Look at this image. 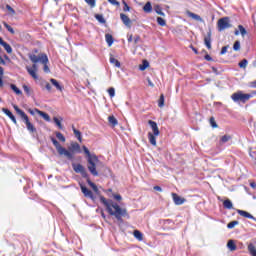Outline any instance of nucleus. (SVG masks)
<instances>
[{"label":"nucleus","mask_w":256,"mask_h":256,"mask_svg":"<svg viewBox=\"0 0 256 256\" xmlns=\"http://www.w3.org/2000/svg\"><path fill=\"white\" fill-rule=\"evenodd\" d=\"M100 201L106 207V211L109 215H112L118 221H121V217H125V215H127V209L121 208V206L113 202V200H107L105 197L101 196Z\"/></svg>","instance_id":"f257e3e1"},{"label":"nucleus","mask_w":256,"mask_h":256,"mask_svg":"<svg viewBox=\"0 0 256 256\" xmlns=\"http://www.w3.org/2000/svg\"><path fill=\"white\" fill-rule=\"evenodd\" d=\"M83 151L86 154L87 157V167L88 171H90L91 175L94 177L99 176V171H97L98 165H101V161H99V158L95 154H91L87 146H83Z\"/></svg>","instance_id":"f03ea898"},{"label":"nucleus","mask_w":256,"mask_h":256,"mask_svg":"<svg viewBox=\"0 0 256 256\" xmlns=\"http://www.w3.org/2000/svg\"><path fill=\"white\" fill-rule=\"evenodd\" d=\"M148 125H150L152 130V132H148V141L153 145V147H157V137L161 134L159 126H157V122L153 120H149Z\"/></svg>","instance_id":"7ed1b4c3"},{"label":"nucleus","mask_w":256,"mask_h":256,"mask_svg":"<svg viewBox=\"0 0 256 256\" xmlns=\"http://www.w3.org/2000/svg\"><path fill=\"white\" fill-rule=\"evenodd\" d=\"M51 141L59 155L61 156L64 155V157H67V159H70V160L73 159V154L69 152L67 149H65L63 146H61V144L59 143V141H57V139L51 138Z\"/></svg>","instance_id":"20e7f679"},{"label":"nucleus","mask_w":256,"mask_h":256,"mask_svg":"<svg viewBox=\"0 0 256 256\" xmlns=\"http://www.w3.org/2000/svg\"><path fill=\"white\" fill-rule=\"evenodd\" d=\"M28 57L30 59V61H32V63H49V58L47 57V54L45 53H39V54H34V53H30L28 54Z\"/></svg>","instance_id":"39448f33"},{"label":"nucleus","mask_w":256,"mask_h":256,"mask_svg":"<svg viewBox=\"0 0 256 256\" xmlns=\"http://www.w3.org/2000/svg\"><path fill=\"white\" fill-rule=\"evenodd\" d=\"M231 99H232V101H234V103H238V101H241V103H247V101H249V99H251V95L243 94V92L238 91L231 95Z\"/></svg>","instance_id":"423d86ee"},{"label":"nucleus","mask_w":256,"mask_h":256,"mask_svg":"<svg viewBox=\"0 0 256 256\" xmlns=\"http://www.w3.org/2000/svg\"><path fill=\"white\" fill-rule=\"evenodd\" d=\"M218 31H225V29H230L231 22L229 21V17H223L218 20L217 23Z\"/></svg>","instance_id":"0eeeda50"},{"label":"nucleus","mask_w":256,"mask_h":256,"mask_svg":"<svg viewBox=\"0 0 256 256\" xmlns=\"http://www.w3.org/2000/svg\"><path fill=\"white\" fill-rule=\"evenodd\" d=\"M23 123L26 125V129L29 131V133H37V128L29 121V116H24L22 118Z\"/></svg>","instance_id":"6e6552de"},{"label":"nucleus","mask_w":256,"mask_h":256,"mask_svg":"<svg viewBox=\"0 0 256 256\" xmlns=\"http://www.w3.org/2000/svg\"><path fill=\"white\" fill-rule=\"evenodd\" d=\"M38 70L39 69L37 67V64H33L32 67H29V66L26 67V71H28L31 78L35 80L39 79V76L37 75Z\"/></svg>","instance_id":"1a4fd4ad"},{"label":"nucleus","mask_w":256,"mask_h":256,"mask_svg":"<svg viewBox=\"0 0 256 256\" xmlns=\"http://www.w3.org/2000/svg\"><path fill=\"white\" fill-rule=\"evenodd\" d=\"M68 151L72 154L73 159V155H75V153H81V146L77 142H72L68 148Z\"/></svg>","instance_id":"9d476101"},{"label":"nucleus","mask_w":256,"mask_h":256,"mask_svg":"<svg viewBox=\"0 0 256 256\" xmlns=\"http://www.w3.org/2000/svg\"><path fill=\"white\" fill-rule=\"evenodd\" d=\"M75 173H80L82 177L86 178L87 177V170H85V167L81 164H73L72 165Z\"/></svg>","instance_id":"9b49d317"},{"label":"nucleus","mask_w":256,"mask_h":256,"mask_svg":"<svg viewBox=\"0 0 256 256\" xmlns=\"http://www.w3.org/2000/svg\"><path fill=\"white\" fill-rule=\"evenodd\" d=\"M172 199L175 203V205H183V203H185V198H181V196L175 194V193H172Z\"/></svg>","instance_id":"f8f14e48"},{"label":"nucleus","mask_w":256,"mask_h":256,"mask_svg":"<svg viewBox=\"0 0 256 256\" xmlns=\"http://www.w3.org/2000/svg\"><path fill=\"white\" fill-rule=\"evenodd\" d=\"M2 111H3V113H5V115H7V117H9V119H11V121L13 122L14 125H17V119L15 118L13 113L11 111H9V109L3 108Z\"/></svg>","instance_id":"ddd939ff"},{"label":"nucleus","mask_w":256,"mask_h":256,"mask_svg":"<svg viewBox=\"0 0 256 256\" xmlns=\"http://www.w3.org/2000/svg\"><path fill=\"white\" fill-rule=\"evenodd\" d=\"M120 19L126 27H131V19L124 13L120 14Z\"/></svg>","instance_id":"4468645a"},{"label":"nucleus","mask_w":256,"mask_h":256,"mask_svg":"<svg viewBox=\"0 0 256 256\" xmlns=\"http://www.w3.org/2000/svg\"><path fill=\"white\" fill-rule=\"evenodd\" d=\"M234 35H241L242 37H245V35H247V30L245 29V27H243V25H238V30L234 31Z\"/></svg>","instance_id":"2eb2a0df"},{"label":"nucleus","mask_w":256,"mask_h":256,"mask_svg":"<svg viewBox=\"0 0 256 256\" xmlns=\"http://www.w3.org/2000/svg\"><path fill=\"white\" fill-rule=\"evenodd\" d=\"M0 45H2V47H4L5 51L8 53V54H11L13 53V48H11V45L7 44V42H5L3 40V38L0 37Z\"/></svg>","instance_id":"dca6fc26"},{"label":"nucleus","mask_w":256,"mask_h":256,"mask_svg":"<svg viewBox=\"0 0 256 256\" xmlns=\"http://www.w3.org/2000/svg\"><path fill=\"white\" fill-rule=\"evenodd\" d=\"M35 113H37L38 115H40V117L44 120V121H51V117L49 116V114L39 110V109H35L34 110Z\"/></svg>","instance_id":"f3484780"},{"label":"nucleus","mask_w":256,"mask_h":256,"mask_svg":"<svg viewBox=\"0 0 256 256\" xmlns=\"http://www.w3.org/2000/svg\"><path fill=\"white\" fill-rule=\"evenodd\" d=\"M81 191L83 193V195H85L86 197H88L89 199H93V192L91 190H89L87 187L81 185Z\"/></svg>","instance_id":"a211bd4d"},{"label":"nucleus","mask_w":256,"mask_h":256,"mask_svg":"<svg viewBox=\"0 0 256 256\" xmlns=\"http://www.w3.org/2000/svg\"><path fill=\"white\" fill-rule=\"evenodd\" d=\"M186 15L188 17H191V19H194V21H203V18H201V16H199L189 10L186 11Z\"/></svg>","instance_id":"6ab92c4d"},{"label":"nucleus","mask_w":256,"mask_h":256,"mask_svg":"<svg viewBox=\"0 0 256 256\" xmlns=\"http://www.w3.org/2000/svg\"><path fill=\"white\" fill-rule=\"evenodd\" d=\"M237 213L241 215V217H245L246 219H254L253 215L245 210H237Z\"/></svg>","instance_id":"aec40b11"},{"label":"nucleus","mask_w":256,"mask_h":256,"mask_svg":"<svg viewBox=\"0 0 256 256\" xmlns=\"http://www.w3.org/2000/svg\"><path fill=\"white\" fill-rule=\"evenodd\" d=\"M154 11L157 13V15H160L161 17H165V12L163 11V8H161V5L157 4L154 5Z\"/></svg>","instance_id":"412c9836"},{"label":"nucleus","mask_w":256,"mask_h":256,"mask_svg":"<svg viewBox=\"0 0 256 256\" xmlns=\"http://www.w3.org/2000/svg\"><path fill=\"white\" fill-rule=\"evenodd\" d=\"M50 83L57 89V91H63V87L59 83V81L55 80L54 78L50 79Z\"/></svg>","instance_id":"4be33fe9"},{"label":"nucleus","mask_w":256,"mask_h":256,"mask_svg":"<svg viewBox=\"0 0 256 256\" xmlns=\"http://www.w3.org/2000/svg\"><path fill=\"white\" fill-rule=\"evenodd\" d=\"M110 63L111 65H114V67H117L118 69L121 68V62L119 60L115 59L113 55L110 56Z\"/></svg>","instance_id":"5701e85b"},{"label":"nucleus","mask_w":256,"mask_h":256,"mask_svg":"<svg viewBox=\"0 0 256 256\" xmlns=\"http://www.w3.org/2000/svg\"><path fill=\"white\" fill-rule=\"evenodd\" d=\"M72 131H73L75 137L78 139V141H79L80 143H82V142H83V138L81 137V131L77 130V129L75 128V126L72 127Z\"/></svg>","instance_id":"b1692460"},{"label":"nucleus","mask_w":256,"mask_h":256,"mask_svg":"<svg viewBox=\"0 0 256 256\" xmlns=\"http://www.w3.org/2000/svg\"><path fill=\"white\" fill-rule=\"evenodd\" d=\"M227 247L229 251H237V245L235 244L234 240H229L227 243Z\"/></svg>","instance_id":"393cba45"},{"label":"nucleus","mask_w":256,"mask_h":256,"mask_svg":"<svg viewBox=\"0 0 256 256\" xmlns=\"http://www.w3.org/2000/svg\"><path fill=\"white\" fill-rule=\"evenodd\" d=\"M204 43L207 49H211V32H209L208 35L204 38Z\"/></svg>","instance_id":"a878e982"},{"label":"nucleus","mask_w":256,"mask_h":256,"mask_svg":"<svg viewBox=\"0 0 256 256\" xmlns=\"http://www.w3.org/2000/svg\"><path fill=\"white\" fill-rule=\"evenodd\" d=\"M144 13H151L153 11V6L151 5V2H147L143 7Z\"/></svg>","instance_id":"bb28decb"},{"label":"nucleus","mask_w":256,"mask_h":256,"mask_svg":"<svg viewBox=\"0 0 256 256\" xmlns=\"http://www.w3.org/2000/svg\"><path fill=\"white\" fill-rule=\"evenodd\" d=\"M106 43L108 44V47H111L113 45V35L111 34H105Z\"/></svg>","instance_id":"cd10ccee"},{"label":"nucleus","mask_w":256,"mask_h":256,"mask_svg":"<svg viewBox=\"0 0 256 256\" xmlns=\"http://www.w3.org/2000/svg\"><path fill=\"white\" fill-rule=\"evenodd\" d=\"M14 109H15L16 113L21 117V119H23L24 117L27 116V114H25V113L23 112V110H21V109L19 108V106L14 105Z\"/></svg>","instance_id":"c85d7f7f"},{"label":"nucleus","mask_w":256,"mask_h":256,"mask_svg":"<svg viewBox=\"0 0 256 256\" xmlns=\"http://www.w3.org/2000/svg\"><path fill=\"white\" fill-rule=\"evenodd\" d=\"M248 251L251 256H256V248H255V245H253V243H250L248 245Z\"/></svg>","instance_id":"c756f323"},{"label":"nucleus","mask_w":256,"mask_h":256,"mask_svg":"<svg viewBox=\"0 0 256 256\" xmlns=\"http://www.w3.org/2000/svg\"><path fill=\"white\" fill-rule=\"evenodd\" d=\"M133 235L138 241H143V233H141V231L135 230Z\"/></svg>","instance_id":"7c9ffc66"},{"label":"nucleus","mask_w":256,"mask_h":256,"mask_svg":"<svg viewBox=\"0 0 256 256\" xmlns=\"http://www.w3.org/2000/svg\"><path fill=\"white\" fill-rule=\"evenodd\" d=\"M108 121H109L110 125H112V127L117 126L118 123H119V122L117 121V119L115 118V116H109V117H108Z\"/></svg>","instance_id":"2f4dec72"},{"label":"nucleus","mask_w":256,"mask_h":256,"mask_svg":"<svg viewBox=\"0 0 256 256\" xmlns=\"http://www.w3.org/2000/svg\"><path fill=\"white\" fill-rule=\"evenodd\" d=\"M10 88L12 89V91H14V93H16V95H23V92L18 89V87L15 84H11Z\"/></svg>","instance_id":"473e14b6"},{"label":"nucleus","mask_w":256,"mask_h":256,"mask_svg":"<svg viewBox=\"0 0 256 256\" xmlns=\"http://www.w3.org/2000/svg\"><path fill=\"white\" fill-rule=\"evenodd\" d=\"M223 206L225 207V209H232L233 202H231V200L227 199L223 202Z\"/></svg>","instance_id":"72a5a7b5"},{"label":"nucleus","mask_w":256,"mask_h":256,"mask_svg":"<svg viewBox=\"0 0 256 256\" xmlns=\"http://www.w3.org/2000/svg\"><path fill=\"white\" fill-rule=\"evenodd\" d=\"M53 121H54L55 125H57V127H58L59 129H63V124H61V121H63V118H61V119L59 120V118L54 117V118H53Z\"/></svg>","instance_id":"f704fd0d"},{"label":"nucleus","mask_w":256,"mask_h":256,"mask_svg":"<svg viewBox=\"0 0 256 256\" xmlns=\"http://www.w3.org/2000/svg\"><path fill=\"white\" fill-rule=\"evenodd\" d=\"M231 135H224L220 138V143L224 144V143H228V141H231Z\"/></svg>","instance_id":"c9c22d12"},{"label":"nucleus","mask_w":256,"mask_h":256,"mask_svg":"<svg viewBox=\"0 0 256 256\" xmlns=\"http://www.w3.org/2000/svg\"><path fill=\"white\" fill-rule=\"evenodd\" d=\"M149 67V62L147 60H143L142 64L139 66L140 71H145Z\"/></svg>","instance_id":"e433bc0d"},{"label":"nucleus","mask_w":256,"mask_h":256,"mask_svg":"<svg viewBox=\"0 0 256 256\" xmlns=\"http://www.w3.org/2000/svg\"><path fill=\"white\" fill-rule=\"evenodd\" d=\"M158 107H165V96L163 94L160 95L159 101H158Z\"/></svg>","instance_id":"4c0bfd02"},{"label":"nucleus","mask_w":256,"mask_h":256,"mask_svg":"<svg viewBox=\"0 0 256 256\" xmlns=\"http://www.w3.org/2000/svg\"><path fill=\"white\" fill-rule=\"evenodd\" d=\"M3 25L7 29V31H9V33H11L12 35H15V30L13 29V27L7 24V22H4Z\"/></svg>","instance_id":"58836bf2"},{"label":"nucleus","mask_w":256,"mask_h":256,"mask_svg":"<svg viewBox=\"0 0 256 256\" xmlns=\"http://www.w3.org/2000/svg\"><path fill=\"white\" fill-rule=\"evenodd\" d=\"M56 137L59 141H61L62 143H65L66 141L65 136L61 134V132H56Z\"/></svg>","instance_id":"ea45409f"},{"label":"nucleus","mask_w":256,"mask_h":256,"mask_svg":"<svg viewBox=\"0 0 256 256\" xmlns=\"http://www.w3.org/2000/svg\"><path fill=\"white\" fill-rule=\"evenodd\" d=\"M157 23L158 25H160V27H165V25H167V22L165 21V19L158 17L157 18Z\"/></svg>","instance_id":"a19ab883"},{"label":"nucleus","mask_w":256,"mask_h":256,"mask_svg":"<svg viewBox=\"0 0 256 256\" xmlns=\"http://www.w3.org/2000/svg\"><path fill=\"white\" fill-rule=\"evenodd\" d=\"M237 225H239V221H232V222L227 224V228L228 229H234V227H237Z\"/></svg>","instance_id":"79ce46f5"},{"label":"nucleus","mask_w":256,"mask_h":256,"mask_svg":"<svg viewBox=\"0 0 256 256\" xmlns=\"http://www.w3.org/2000/svg\"><path fill=\"white\" fill-rule=\"evenodd\" d=\"M248 61H247V59H243L241 62H239V67L241 68V69H245L246 67H247V65H248Z\"/></svg>","instance_id":"37998d69"},{"label":"nucleus","mask_w":256,"mask_h":256,"mask_svg":"<svg viewBox=\"0 0 256 256\" xmlns=\"http://www.w3.org/2000/svg\"><path fill=\"white\" fill-rule=\"evenodd\" d=\"M234 51H241V42L236 41L233 45Z\"/></svg>","instance_id":"c03bdc74"},{"label":"nucleus","mask_w":256,"mask_h":256,"mask_svg":"<svg viewBox=\"0 0 256 256\" xmlns=\"http://www.w3.org/2000/svg\"><path fill=\"white\" fill-rule=\"evenodd\" d=\"M95 19H97V21H99V23H105V18L101 14H96Z\"/></svg>","instance_id":"a18cd8bd"},{"label":"nucleus","mask_w":256,"mask_h":256,"mask_svg":"<svg viewBox=\"0 0 256 256\" xmlns=\"http://www.w3.org/2000/svg\"><path fill=\"white\" fill-rule=\"evenodd\" d=\"M88 185H90V187L93 189V191H95V193H97V191H99V189L97 188V185H95V183L91 182V180H88Z\"/></svg>","instance_id":"49530a36"},{"label":"nucleus","mask_w":256,"mask_h":256,"mask_svg":"<svg viewBox=\"0 0 256 256\" xmlns=\"http://www.w3.org/2000/svg\"><path fill=\"white\" fill-rule=\"evenodd\" d=\"M3 67L0 66V87H3Z\"/></svg>","instance_id":"de8ad7c7"},{"label":"nucleus","mask_w":256,"mask_h":256,"mask_svg":"<svg viewBox=\"0 0 256 256\" xmlns=\"http://www.w3.org/2000/svg\"><path fill=\"white\" fill-rule=\"evenodd\" d=\"M6 9L9 15H15V10L10 5H6Z\"/></svg>","instance_id":"09e8293b"},{"label":"nucleus","mask_w":256,"mask_h":256,"mask_svg":"<svg viewBox=\"0 0 256 256\" xmlns=\"http://www.w3.org/2000/svg\"><path fill=\"white\" fill-rule=\"evenodd\" d=\"M49 63H43L42 65H44L43 71L44 73H51V70L49 69Z\"/></svg>","instance_id":"8fccbe9b"},{"label":"nucleus","mask_w":256,"mask_h":256,"mask_svg":"<svg viewBox=\"0 0 256 256\" xmlns=\"http://www.w3.org/2000/svg\"><path fill=\"white\" fill-rule=\"evenodd\" d=\"M124 7H123V11L127 12V11H131V7H129V5H127V2H125V0L122 1Z\"/></svg>","instance_id":"3c124183"},{"label":"nucleus","mask_w":256,"mask_h":256,"mask_svg":"<svg viewBox=\"0 0 256 256\" xmlns=\"http://www.w3.org/2000/svg\"><path fill=\"white\" fill-rule=\"evenodd\" d=\"M108 93L111 98L115 97V88H109Z\"/></svg>","instance_id":"603ef678"},{"label":"nucleus","mask_w":256,"mask_h":256,"mask_svg":"<svg viewBox=\"0 0 256 256\" xmlns=\"http://www.w3.org/2000/svg\"><path fill=\"white\" fill-rule=\"evenodd\" d=\"M108 3L114 5L115 7H119V5H121L117 0H108Z\"/></svg>","instance_id":"864d4df0"},{"label":"nucleus","mask_w":256,"mask_h":256,"mask_svg":"<svg viewBox=\"0 0 256 256\" xmlns=\"http://www.w3.org/2000/svg\"><path fill=\"white\" fill-rule=\"evenodd\" d=\"M23 89H24L26 95H31V88H29V86L23 85Z\"/></svg>","instance_id":"5fc2aeb1"},{"label":"nucleus","mask_w":256,"mask_h":256,"mask_svg":"<svg viewBox=\"0 0 256 256\" xmlns=\"http://www.w3.org/2000/svg\"><path fill=\"white\" fill-rule=\"evenodd\" d=\"M210 124L214 129L217 128V122H215V118H210Z\"/></svg>","instance_id":"6e6d98bb"},{"label":"nucleus","mask_w":256,"mask_h":256,"mask_svg":"<svg viewBox=\"0 0 256 256\" xmlns=\"http://www.w3.org/2000/svg\"><path fill=\"white\" fill-rule=\"evenodd\" d=\"M85 3L90 5V7H95V0H85Z\"/></svg>","instance_id":"4d7b16f0"},{"label":"nucleus","mask_w":256,"mask_h":256,"mask_svg":"<svg viewBox=\"0 0 256 256\" xmlns=\"http://www.w3.org/2000/svg\"><path fill=\"white\" fill-rule=\"evenodd\" d=\"M227 49H229V46H224L222 47V50L220 52V55H225V53H227Z\"/></svg>","instance_id":"13d9d810"},{"label":"nucleus","mask_w":256,"mask_h":256,"mask_svg":"<svg viewBox=\"0 0 256 256\" xmlns=\"http://www.w3.org/2000/svg\"><path fill=\"white\" fill-rule=\"evenodd\" d=\"M147 81H148L149 87H155V84H153L150 78H147Z\"/></svg>","instance_id":"bf43d9fd"},{"label":"nucleus","mask_w":256,"mask_h":256,"mask_svg":"<svg viewBox=\"0 0 256 256\" xmlns=\"http://www.w3.org/2000/svg\"><path fill=\"white\" fill-rule=\"evenodd\" d=\"M114 199H116V201H121V195L115 194Z\"/></svg>","instance_id":"052dcab7"},{"label":"nucleus","mask_w":256,"mask_h":256,"mask_svg":"<svg viewBox=\"0 0 256 256\" xmlns=\"http://www.w3.org/2000/svg\"><path fill=\"white\" fill-rule=\"evenodd\" d=\"M45 87H46L47 91H51V84L46 83Z\"/></svg>","instance_id":"680f3d73"},{"label":"nucleus","mask_w":256,"mask_h":256,"mask_svg":"<svg viewBox=\"0 0 256 256\" xmlns=\"http://www.w3.org/2000/svg\"><path fill=\"white\" fill-rule=\"evenodd\" d=\"M154 190H155V191H163V189H161L160 186H154Z\"/></svg>","instance_id":"e2e57ef3"},{"label":"nucleus","mask_w":256,"mask_h":256,"mask_svg":"<svg viewBox=\"0 0 256 256\" xmlns=\"http://www.w3.org/2000/svg\"><path fill=\"white\" fill-rule=\"evenodd\" d=\"M205 59H206V61H213V58H211V56H209V55H206Z\"/></svg>","instance_id":"0e129e2a"},{"label":"nucleus","mask_w":256,"mask_h":256,"mask_svg":"<svg viewBox=\"0 0 256 256\" xmlns=\"http://www.w3.org/2000/svg\"><path fill=\"white\" fill-rule=\"evenodd\" d=\"M0 65H5V60H3V57L0 56Z\"/></svg>","instance_id":"69168bd1"},{"label":"nucleus","mask_w":256,"mask_h":256,"mask_svg":"<svg viewBox=\"0 0 256 256\" xmlns=\"http://www.w3.org/2000/svg\"><path fill=\"white\" fill-rule=\"evenodd\" d=\"M250 187H252V189H256V184H255V182L250 183Z\"/></svg>","instance_id":"338daca9"},{"label":"nucleus","mask_w":256,"mask_h":256,"mask_svg":"<svg viewBox=\"0 0 256 256\" xmlns=\"http://www.w3.org/2000/svg\"><path fill=\"white\" fill-rule=\"evenodd\" d=\"M133 41V35L128 36V43H131Z\"/></svg>","instance_id":"774afa93"}]
</instances>
